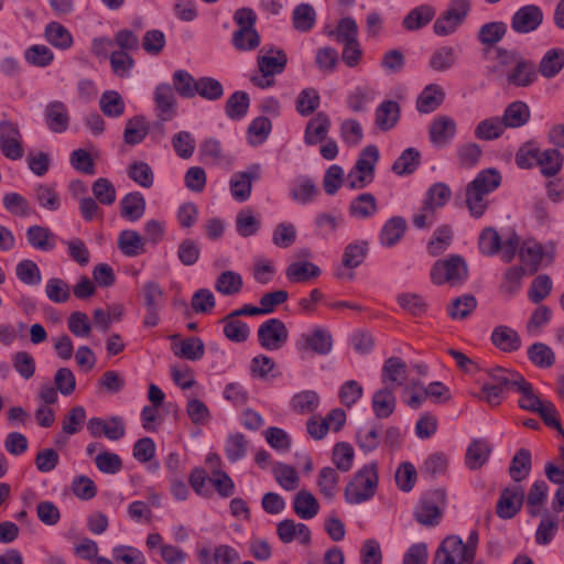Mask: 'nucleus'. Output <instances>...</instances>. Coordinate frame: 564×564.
I'll return each mask as SVG.
<instances>
[{"instance_id":"obj_63","label":"nucleus","mask_w":564,"mask_h":564,"mask_svg":"<svg viewBox=\"0 0 564 564\" xmlns=\"http://www.w3.org/2000/svg\"><path fill=\"white\" fill-rule=\"evenodd\" d=\"M529 359L539 367L549 368L555 361V355L552 349L542 343H535L528 349Z\"/></svg>"},{"instance_id":"obj_62","label":"nucleus","mask_w":564,"mask_h":564,"mask_svg":"<svg viewBox=\"0 0 564 564\" xmlns=\"http://www.w3.org/2000/svg\"><path fill=\"white\" fill-rule=\"evenodd\" d=\"M368 243L366 241L349 243L343 254V264L346 268L355 269L360 265L366 258Z\"/></svg>"},{"instance_id":"obj_39","label":"nucleus","mask_w":564,"mask_h":564,"mask_svg":"<svg viewBox=\"0 0 564 564\" xmlns=\"http://www.w3.org/2000/svg\"><path fill=\"white\" fill-rule=\"evenodd\" d=\"M406 229L405 219L397 216L389 219L380 232V241L386 247L394 246L404 235Z\"/></svg>"},{"instance_id":"obj_40","label":"nucleus","mask_w":564,"mask_h":564,"mask_svg":"<svg viewBox=\"0 0 564 564\" xmlns=\"http://www.w3.org/2000/svg\"><path fill=\"white\" fill-rule=\"evenodd\" d=\"M435 10L427 4L412 9L403 19V26L409 31L419 30L429 24L434 18Z\"/></svg>"},{"instance_id":"obj_56","label":"nucleus","mask_w":564,"mask_h":564,"mask_svg":"<svg viewBox=\"0 0 564 564\" xmlns=\"http://www.w3.org/2000/svg\"><path fill=\"white\" fill-rule=\"evenodd\" d=\"M538 165L545 176H554L562 166V155L556 149H549L539 153Z\"/></svg>"},{"instance_id":"obj_5","label":"nucleus","mask_w":564,"mask_h":564,"mask_svg":"<svg viewBox=\"0 0 564 564\" xmlns=\"http://www.w3.org/2000/svg\"><path fill=\"white\" fill-rule=\"evenodd\" d=\"M473 557L465 552L458 535L446 536L438 545L432 564H471Z\"/></svg>"},{"instance_id":"obj_18","label":"nucleus","mask_w":564,"mask_h":564,"mask_svg":"<svg viewBox=\"0 0 564 564\" xmlns=\"http://www.w3.org/2000/svg\"><path fill=\"white\" fill-rule=\"evenodd\" d=\"M330 127V119L325 112L315 113L306 124L304 142L307 145H316L326 141Z\"/></svg>"},{"instance_id":"obj_42","label":"nucleus","mask_w":564,"mask_h":564,"mask_svg":"<svg viewBox=\"0 0 564 564\" xmlns=\"http://www.w3.org/2000/svg\"><path fill=\"white\" fill-rule=\"evenodd\" d=\"M243 282L239 273L235 271H224L215 282V289L223 295L232 296L240 293Z\"/></svg>"},{"instance_id":"obj_29","label":"nucleus","mask_w":564,"mask_h":564,"mask_svg":"<svg viewBox=\"0 0 564 564\" xmlns=\"http://www.w3.org/2000/svg\"><path fill=\"white\" fill-rule=\"evenodd\" d=\"M506 33L507 24L505 22H488L479 28L477 40L484 45L482 48L498 47L497 44L505 37Z\"/></svg>"},{"instance_id":"obj_58","label":"nucleus","mask_w":564,"mask_h":564,"mask_svg":"<svg viewBox=\"0 0 564 564\" xmlns=\"http://www.w3.org/2000/svg\"><path fill=\"white\" fill-rule=\"evenodd\" d=\"M319 397L315 391L305 390L296 393L291 401L292 409L301 414L311 413L317 409Z\"/></svg>"},{"instance_id":"obj_43","label":"nucleus","mask_w":564,"mask_h":564,"mask_svg":"<svg viewBox=\"0 0 564 564\" xmlns=\"http://www.w3.org/2000/svg\"><path fill=\"white\" fill-rule=\"evenodd\" d=\"M420 163V152L414 148H408L394 161L392 171L398 175H409L419 167Z\"/></svg>"},{"instance_id":"obj_1","label":"nucleus","mask_w":564,"mask_h":564,"mask_svg":"<svg viewBox=\"0 0 564 564\" xmlns=\"http://www.w3.org/2000/svg\"><path fill=\"white\" fill-rule=\"evenodd\" d=\"M378 465L371 462L359 469L345 488V499L348 503L358 505L370 500L378 487Z\"/></svg>"},{"instance_id":"obj_10","label":"nucleus","mask_w":564,"mask_h":564,"mask_svg":"<svg viewBox=\"0 0 564 564\" xmlns=\"http://www.w3.org/2000/svg\"><path fill=\"white\" fill-rule=\"evenodd\" d=\"M505 78L509 86L516 88L529 87L538 79L536 65L522 54L512 67L506 72Z\"/></svg>"},{"instance_id":"obj_24","label":"nucleus","mask_w":564,"mask_h":564,"mask_svg":"<svg viewBox=\"0 0 564 564\" xmlns=\"http://www.w3.org/2000/svg\"><path fill=\"white\" fill-rule=\"evenodd\" d=\"M491 341L505 352L516 351L521 347V338L517 330L505 325L497 326L492 330Z\"/></svg>"},{"instance_id":"obj_16","label":"nucleus","mask_w":564,"mask_h":564,"mask_svg":"<svg viewBox=\"0 0 564 564\" xmlns=\"http://www.w3.org/2000/svg\"><path fill=\"white\" fill-rule=\"evenodd\" d=\"M524 494L521 486L505 488L497 502V514L502 519L513 518L521 509Z\"/></svg>"},{"instance_id":"obj_26","label":"nucleus","mask_w":564,"mask_h":564,"mask_svg":"<svg viewBox=\"0 0 564 564\" xmlns=\"http://www.w3.org/2000/svg\"><path fill=\"white\" fill-rule=\"evenodd\" d=\"M491 453V446L486 440H474L467 447L465 463L469 469H478L486 464Z\"/></svg>"},{"instance_id":"obj_36","label":"nucleus","mask_w":564,"mask_h":564,"mask_svg":"<svg viewBox=\"0 0 564 564\" xmlns=\"http://www.w3.org/2000/svg\"><path fill=\"white\" fill-rule=\"evenodd\" d=\"M487 372L490 379L488 383L503 390L516 389L523 378L520 373L502 367L491 368Z\"/></svg>"},{"instance_id":"obj_21","label":"nucleus","mask_w":564,"mask_h":564,"mask_svg":"<svg viewBox=\"0 0 564 564\" xmlns=\"http://www.w3.org/2000/svg\"><path fill=\"white\" fill-rule=\"evenodd\" d=\"M45 120L50 130L62 133L69 126L68 110L62 101H52L46 106Z\"/></svg>"},{"instance_id":"obj_14","label":"nucleus","mask_w":564,"mask_h":564,"mask_svg":"<svg viewBox=\"0 0 564 564\" xmlns=\"http://www.w3.org/2000/svg\"><path fill=\"white\" fill-rule=\"evenodd\" d=\"M87 430L93 437L105 435L110 441H118L126 434L124 423L120 416H112L109 420L91 417L87 423Z\"/></svg>"},{"instance_id":"obj_50","label":"nucleus","mask_w":564,"mask_h":564,"mask_svg":"<svg viewBox=\"0 0 564 564\" xmlns=\"http://www.w3.org/2000/svg\"><path fill=\"white\" fill-rule=\"evenodd\" d=\"M99 107L107 117L118 118L124 112V101L116 90L105 91L100 97Z\"/></svg>"},{"instance_id":"obj_54","label":"nucleus","mask_w":564,"mask_h":564,"mask_svg":"<svg viewBox=\"0 0 564 564\" xmlns=\"http://www.w3.org/2000/svg\"><path fill=\"white\" fill-rule=\"evenodd\" d=\"M196 95L204 99L214 101L223 97L224 88L220 82L213 77H199L195 89V96Z\"/></svg>"},{"instance_id":"obj_53","label":"nucleus","mask_w":564,"mask_h":564,"mask_svg":"<svg viewBox=\"0 0 564 564\" xmlns=\"http://www.w3.org/2000/svg\"><path fill=\"white\" fill-rule=\"evenodd\" d=\"M488 194L482 189L468 184L466 187V205L474 217H480L487 209Z\"/></svg>"},{"instance_id":"obj_59","label":"nucleus","mask_w":564,"mask_h":564,"mask_svg":"<svg viewBox=\"0 0 564 564\" xmlns=\"http://www.w3.org/2000/svg\"><path fill=\"white\" fill-rule=\"evenodd\" d=\"M379 160V150L376 145H368L360 152L355 167L362 174L375 178L376 164Z\"/></svg>"},{"instance_id":"obj_44","label":"nucleus","mask_w":564,"mask_h":564,"mask_svg":"<svg viewBox=\"0 0 564 564\" xmlns=\"http://www.w3.org/2000/svg\"><path fill=\"white\" fill-rule=\"evenodd\" d=\"M45 37L48 43L61 50H67L73 45L72 34L58 22H51L46 25Z\"/></svg>"},{"instance_id":"obj_12","label":"nucleus","mask_w":564,"mask_h":564,"mask_svg":"<svg viewBox=\"0 0 564 564\" xmlns=\"http://www.w3.org/2000/svg\"><path fill=\"white\" fill-rule=\"evenodd\" d=\"M543 12L536 4H527L518 9L511 18V29L518 34H528L540 28Z\"/></svg>"},{"instance_id":"obj_55","label":"nucleus","mask_w":564,"mask_h":564,"mask_svg":"<svg viewBox=\"0 0 564 564\" xmlns=\"http://www.w3.org/2000/svg\"><path fill=\"white\" fill-rule=\"evenodd\" d=\"M273 475L276 482L288 491L294 490L299 487V475L294 467L279 463L273 468Z\"/></svg>"},{"instance_id":"obj_17","label":"nucleus","mask_w":564,"mask_h":564,"mask_svg":"<svg viewBox=\"0 0 564 564\" xmlns=\"http://www.w3.org/2000/svg\"><path fill=\"white\" fill-rule=\"evenodd\" d=\"M456 133V122L448 116L434 118L429 129L431 142L436 147H445Z\"/></svg>"},{"instance_id":"obj_60","label":"nucleus","mask_w":564,"mask_h":564,"mask_svg":"<svg viewBox=\"0 0 564 564\" xmlns=\"http://www.w3.org/2000/svg\"><path fill=\"white\" fill-rule=\"evenodd\" d=\"M226 113L231 119H241L249 108V96L245 91L234 93L226 101Z\"/></svg>"},{"instance_id":"obj_20","label":"nucleus","mask_w":564,"mask_h":564,"mask_svg":"<svg viewBox=\"0 0 564 564\" xmlns=\"http://www.w3.org/2000/svg\"><path fill=\"white\" fill-rule=\"evenodd\" d=\"M406 375V364L399 357H390L383 364L381 379L393 389L404 384Z\"/></svg>"},{"instance_id":"obj_2","label":"nucleus","mask_w":564,"mask_h":564,"mask_svg":"<svg viewBox=\"0 0 564 564\" xmlns=\"http://www.w3.org/2000/svg\"><path fill=\"white\" fill-rule=\"evenodd\" d=\"M239 29L232 34V45L238 51H252L260 45V35L254 29L257 15L250 8H240L234 14Z\"/></svg>"},{"instance_id":"obj_35","label":"nucleus","mask_w":564,"mask_h":564,"mask_svg":"<svg viewBox=\"0 0 564 564\" xmlns=\"http://www.w3.org/2000/svg\"><path fill=\"white\" fill-rule=\"evenodd\" d=\"M532 467V456L529 449L520 448L511 459L509 475L513 481L520 482L525 479Z\"/></svg>"},{"instance_id":"obj_64","label":"nucleus","mask_w":564,"mask_h":564,"mask_svg":"<svg viewBox=\"0 0 564 564\" xmlns=\"http://www.w3.org/2000/svg\"><path fill=\"white\" fill-rule=\"evenodd\" d=\"M318 193V189L311 178L299 180L290 191L291 197L301 203H310Z\"/></svg>"},{"instance_id":"obj_28","label":"nucleus","mask_w":564,"mask_h":564,"mask_svg":"<svg viewBox=\"0 0 564 564\" xmlns=\"http://www.w3.org/2000/svg\"><path fill=\"white\" fill-rule=\"evenodd\" d=\"M304 348L311 349L315 354L326 355L332 350V334L322 327H316L312 334L303 335Z\"/></svg>"},{"instance_id":"obj_49","label":"nucleus","mask_w":564,"mask_h":564,"mask_svg":"<svg viewBox=\"0 0 564 564\" xmlns=\"http://www.w3.org/2000/svg\"><path fill=\"white\" fill-rule=\"evenodd\" d=\"M377 209L376 197L370 193L358 195L349 205L350 215L358 218H369Z\"/></svg>"},{"instance_id":"obj_13","label":"nucleus","mask_w":564,"mask_h":564,"mask_svg":"<svg viewBox=\"0 0 564 564\" xmlns=\"http://www.w3.org/2000/svg\"><path fill=\"white\" fill-rule=\"evenodd\" d=\"M288 64L286 53L278 47H262L257 57L259 72L264 76L282 74Z\"/></svg>"},{"instance_id":"obj_38","label":"nucleus","mask_w":564,"mask_h":564,"mask_svg":"<svg viewBox=\"0 0 564 564\" xmlns=\"http://www.w3.org/2000/svg\"><path fill=\"white\" fill-rule=\"evenodd\" d=\"M149 133V126L143 116H134L126 123L123 140L129 145L141 143Z\"/></svg>"},{"instance_id":"obj_46","label":"nucleus","mask_w":564,"mask_h":564,"mask_svg":"<svg viewBox=\"0 0 564 564\" xmlns=\"http://www.w3.org/2000/svg\"><path fill=\"white\" fill-rule=\"evenodd\" d=\"M118 247L123 254L135 257L144 251V241L134 230H123L118 238Z\"/></svg>"},{"instance_id":"obj_4","label":"nucleus","mask_w":564,"mask_h":564,"mask_svg":"<svg viewBox=\"0 0 564 564\" xmlns=\"http://www.w3.org/2000/svg\"><path fill=\"white\" fill-rule=\"evenodd\" d=\"M470 11V0H451L447 9L434 22L437 35L453 33L466 19Z\"/></svg>"},{"instance_id":"obj_37","label":"nucleus","mask_w":564,"mask_h":564,"mask_svg":"<svg viewBox=\"0 0 564 564\" xmlns=\"http://www.w3.org/2000/svg\"><path fill=\"white\" fill-rule=\"evenodd\" d=\"M294 512L304 520L312 519L319 510L316 498L307 490H300L293 501Z\"/></svg>"},{"instance_id":"obj_27","label":"nucleus","mask_w":564,"mask_h":564,"mask_svg":"<svg viewBox=\"0 0 564 564\" xmlns=\"http://www.w3.org/2000/svg\"><path fill=\"white\" fill-rule=\"evenodd\" d=\"M26 240L31 247L41 251H51L55 248V235L50 228L34 225L26 230Z\"/></svg>"},{"instance_id":"obj_19","label":"nucleus","mask_w":564,"mask_h":564,"mask_svg":"<svg viewBox=\"0 0 564 564\" xmlns=\"http://www.w3.org/2000/svg\"><path fill=\"white\" fill-rule=\"evenodd\" d=\"M276 534L283 543H291L296 538L300 543L307 545L311 542V531L304 523H295L292 519H285L278 523Z\"/></svg>"},{"instance_id":"obj_9","label":"nucleus","mask_w":564,"mask_h":564,"mask_svg":"<svg viewBox=\"0 0 564 564\" xmlns=\"http://www.w3.org/2000/svg\"><path fill=\"white\" fill-rule=\"evenodd\" d=\"M288 337V328L279 318L268 319L258 328L259 343L268 350L280 349L286 343Z\"/></svg>"},{"instance_id":"obj_32","label":"nucleus","mask_w":564,"mask_h":564,"mask_svg":"<svg viewBox=\"0 0 564 564\" xmlns=\"http://www.w3.org/2000/svg\"><path fill=\"white\" fill-rule=\"evenodd\" d=\"M120 214L130 221L140 219L145 212V199L139 192L127 194L120 202Z\"/></svg>"},{"instance_id":"obj_25","label":"nucleus","mask_w":564,"mask_h":564,"mask_svg":"<svg viewBox=\"0 0 564 564\" xmlns=\"http://www.w3.org/2000/svg\"><path fill=\"white\" fill-rule=\"evenodd\" d=\"M372 410L378 419L389 417L395 410L397 399L391 387H384L373 393Z\"/></svg>"},{"instance_id":"obj_45","label":"nucleus","mask_w":564,"mask_h":564,"mask_svg":"<svg viewBox=\"0 0 564 564\" xmlns=\"http://www.w3.org/2000/svg\"><path fill=\"white\" fill-rule=\"evenodd\" d=\"M549 487L544 480H536L527 496V508L533 517L540 514L547 497Z\"/></svg>"},{"instance_id":"obj_34","label":"nucleus","mask_w":564,"mask_h":564,"mask_svg":"<svg viewBox=\"0 0 564 564\" xmlns=\"http://www.w3.org/2000/svg\"><path fill=\"white\" fill-rule=\"evenodd\" d=\"M564 67V51L561 48L549 50L540 61L536 72L545 78L556 76Z\"/></svg>"},{"instance_id":"obj_33","label":"nucleus","mask_w":564,"mask_h":564,"mask_svg":"<svg viewBox=\"0 0 564 564\" xmlns=\"http://www.w3.org/2000/svg\"><path fill=\"white\" fill-rule=\"evenodd\" d=\"M400 118V106L394 100H386L376 110V124L383 131L392 129Z\"/></svg>"},{"instance_id":"obj_22","label":"nucleus","mask_w":564,"mask_h":564,"mask_svg":"<svg viewBox=\"0 0 564 564\" xmlns=\"http://www.w3.org/2000/svg\"><path fill=\"white\" fill-rule=\"evenodd\" d=\"M445 99L444 89L437 84L427 85L416 99V109L421 113L436 110Z\"/></svg>"},{"instance_id":"obj_41","label":"nucleus","mask_w":564,"mask_h":564,"mask_svg":"<svg viewBox=\"0 0 564 564\" xmlns=\"http://www.w3.org/2000/svg\"><path fill=\"white\" fill-rule=\"evenodd\" d=\"M506 129L501 117H490L477 124L475 137L479 140L491 141L500 138Z\"/></svg>"},{"instance_id":"obj_48","label":"nucleus","mask_w":564,"mask_h":564,"mask_svg":"<svg viewBox=\"0 0 564 564\" xmlns=\"http://www.w3.org/2000/svg\"><path fill=\"white\" fill-rule=\"evenodd\" d=\"M224 335L231 341L243 343L249 337V327L246 323L238 319L236 316L228 314L223 318Z\"/></svg>"},{"instance_id":"obj_15","label":"nucleus","mask_w":564,"mask_h":564,"mask_svg":"<svg viewBox=\"0 0 564 564\" xmlns=\"http://www.w3.org/2000/svg\"><path fill=\"white\" fill-rule=\"evenodd\" d=\"M261 167L253 164L245 172L234 174L230 181V192L238 202L247 200L251 195L252 182L260 178Z\"/></svg>"},{"instance_id":"obj_8","label":"nucleus","mask_w":564,"mask_h":564,"mask_svg":"<svg viewBox=\"0 0 564 564\" xmlns=\"http://www.w3.org/2000/svg\"><path fill=\"white\" fill-rule=\"evenodd\" d=\"M521 55L522 53L517 48L503 46L481 50L482 58L491 63V66L487 67L489 75H506V72L512 67Z\"/></svg>"},{"instance_id":"obj_61","label":"nucleus","mask_w":564,"mask_h":564,"mask_svg":"<svg viewBox=\"0 0 564 564\" xmlns=\"http://www.w3.org/2000/svg\"><path fill=\"white\" fill-rule=\"evenodd\" d=\"M45 294L54 303H65L70 299V289L63 279L52 278L45 285Z\"/></svg>"},{"instance_id":"obj_51","label":"nucleus","mask_w":564,"mask_h":564,"mask_svg":"<svg viewBox=\"0 0 564 564\" xmlns=\"http://www.w3.org/2000/svg\"><path fill=\"white\" fill-rule=\"evenodd\" d=\"M173 90L176 91L182 98H194L197 79H195L188 72L178 69L173 73Z\"/></svg>"},{"instance_id":"obj_30","label":"nucleus","mask_w":564,"mask_h":564,"mask_svg":"<svg viewBox=\"0 0 564 564\" xmlns=\"http://www.w3.org/2000/svg\"><path fill=\"white\" fill-rule=\"evenodd\" d=\"M285 275L290 282L303 283L321 275V269L308 261H296L288 265Z\"/></svg>"},{"instance_id":"obj_6","label":"nucleus","mask_w":564,"mask_h":564,"mask_svg":"<svg viewBox=\"0 0 564 564\" xmlns=\"http://www.w3.org/2000/svg\"><path fill=\"white\" fill-rule=\"evenodd\" d=\"M0 150L10 160H20L24 155L22 134L17 122L0 121Z\"/></svg>"},{"instance_id":"obj_3","label":"nucleus","mask_w":564,"mask_h":564,"mask_svg":"<svg viewBox=\"0 0 564 564\" xmlns=\"http://www.w3.org/2000/svg\"><path fill=\"white\" fill-rule=\"evenodd\" d=\"M468 269L463 257L452 254L446 259L437 260L431 269V280L434 284H460L467 279Z\"/></svg>"},{"instance_id":"obj_11","label":"nucleus","mask_w":564,"mask_h":564,"mask_svg":"<svg viewBox=\"0 0 564 564\" xmlns=\"http://www.w3.org/2000/svg\"><path fill=\"white\" fill-rule=\"evenodd\" d=\"M155 111L160 122L156 123L163 130V122L171 121L176 116V98L170 84H160L153 94Z\"/></svg>"},{"instance_id":"obj_47","label":"nucleus","mask_w":564,"mask_h":564,"mask_svg":"<svg viewBox=\"0 0 564 564\" xmlns=\"http://www.w3.org/2000/svg\"><path fill=\"white\" fill-rule=\"evenodd\" d=\"M453 238L452 227L442 225L435 229L432 239L427 243V251L432 257H437L446 251Z\"/></svg>"},{"instance_id":"obj_31","label":"nucleus","mask_w":564,"mask_h":564,"mask_svg":"<svg viewBox=\"0 0 564 564\" xmlns=\"http://www.w3.org/2000/svg\"><path fill=\"white\" fill-rule=\"evenodd\" d=\"M531 113L523 101H513L507 106L501 117L506 128H520L530 120Z\"/></svg>"},{"instance_id":"obj_23","label":"nucleus","mask_w":564,"mask_h":564,"mask_svg":"<svg viewBox=\"0 0 564 564\" xmlns=\"http://www.w3.org/2000/svg\"><path fill=\"white\" fill-rule=\"evenodd\" d=\"M172 350L178 358L199 360L205 354V344L199 337H187L172 344Z\"/></svg>"},{"instance_id":"obj_52","label":"nucleus","mask_w":564,"mask_h":564,"mask_svg":"<svg viewBox=\"0 0 564 564\" xmlns=\"http://www.w3.org/2000/svg\"><path fill=\"white\" fill-rule=\"evenodd\" d=\"M339 477L332 467H324L319 470L317 486L319 492L327 499H333L337 492Z\"/></svg>"},{"instance_id":"obj_57","label":"nucleus","mask_w":564,"mask_h":564,"mask_svg":"<svg viewBox=\"0 0 564 564\" xmlns=\"http://www.w3.org/2000/svg\"><path fill=\"white\" fill-rule=\"evenodd\" d=\"M292 19L297 31L307 32L314 26L316 14L311 4L302 3L294 9Z\"/></svg>"},{"instance_id":"obj_7","label":"nucleus","mask_w":564,"mask_h":564,"mask_svg":"<svg viewBox=\"0 0 564 564\" xmlns=\"http://www.w3.org/2000/svg\"><path fill=\"white\" fill-rule=\"evenodd\" d=\"M445 491L437 489L422 498L414 512L416 521L426 527L438 524L442 517L440 505L445 502Z\"/></svg>"}]
</instances>
